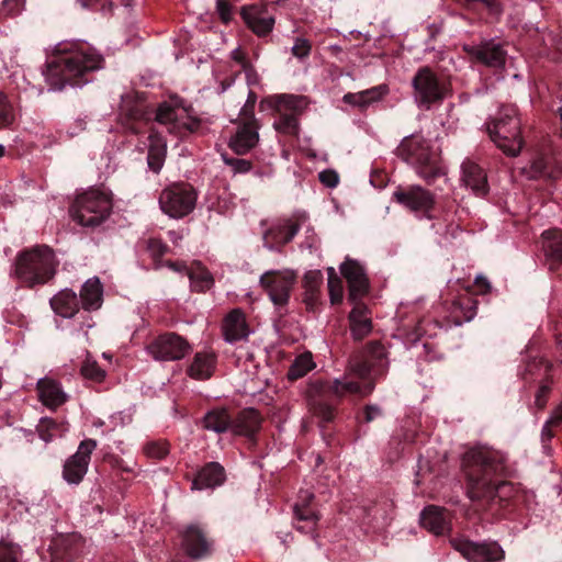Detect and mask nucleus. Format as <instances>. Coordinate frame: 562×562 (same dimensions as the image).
<instances>
[{"mask_svg":"<svg viewBox=\"0 0 562 562\" xmlns=\"http://www.w3.org/2000/svg\"><path fill=\"white\" fill-rule=\"evenodd\" d=\"M240 70H229L227 74L222 75V72L216 71L215 78L218 83L220 92H225L228 88H231L239 76Z\"/></svg>","mask_w":562,"mask_h":562,"instance_id":"obj_53","label":"nucleus"},{"mask_svg":"<svg viewBox=\"0 0 562 562\" xmlns=\"http://www.w3.org/2000/svg\"><path fill=\"white\" fill-rule=\"evenodd\" d=\"M520 119L515 105H504L487 123V132L495 145L507 156H517L522 148Z\"/></svg>","mask_w":562,"mask_h":562,"instance_id":"obj_6","label":"nucleus"},{"mask_svg":"<svg viewBox=\"0 0 562 562\" xmlns=\"http://www.w3.org/2000/svg\"><path fill=\"white\" fill-rule=\"evenodd\" d=\"M97 446L94 439H85L79 443L77 451L65 460L61 476L68 484L79 485L83 481Z\"/></svg>","mask_w":562,"mask_h":562,"instance_id":"obj_15","label":"nucleus"},{"mask_svg":"<svg viewBox=\"0 0 562 562\" xmlns=\"http://www.w3.org/2000/svg\"><path fill=\"white\" fill-rule=\"evenodd\" d=\"M328 291L331 304H338L342 301L344 285L341 280L328 282Z\"/></svg>","mask_w":562,"mask_h":562,"instance_id":"obj_58","label":"nucleus"},{"mask_svg":"<svg viewBox=\"0 0 562 562\" xmlns=\"http://www.w3.org/2000/svg\"><path fill=\"white\" fill-rule=\"evenodd\" d=\"M144 452L148 458L161 460L169 453V443L166 440H155L144 446Z\"/></svg>","mask_w":562,"mask_h":562,"instance_id":"obj_46","label":"nucleus"},{"mask_svg":"<svg viewBox=\"0 0 562 562\" xmlns=\"http://www.w3.org/2000/svg\"><path fill=\"white\" fill-rule=\"evenodd\" d=\"M529 176L533 179L549 176L548 161L544 157H537L532 160Z\"/></svg>","mask_w":562,"mask_h":562,"instance_id":"obj_54","label":"nucleus"},{"mask_svg":"<svg viewBox=\"0 0 562 562\" xmlns=\"http://www.w3.org/2000/svg\"><path fill=\"white\" fill-rule=\"evenodd\" d=\"M387 93V86L379 85L360 92H348L342 97V101L346 104L358 108L360 111H364L371 104L381 101Z\"/></svg>","mask_w":562,"mask_h":562,"instance_id":"obj_33","label":"nucleus"},{"mask_svg":"<svg viewBox=\"0 0 562 562\" xmlns=\"http://www.w3.org/2000/svg\"><path fill=\"white\" fill-rule=\"evenodd\" d=\"M188 277L193 292L205 293L214 285L213 274L200 261H194L189 267Z\"/></svg>","mask_w":562,"mask_h":562,"instance_id":"obj_40","label":"nucleus"},{"mask_svg":"<svg viewBox=\"0 0 562 562\" xmlns=\"http://www.w3.org/2000/svg\"><path fill=\"white\" fill-rule=\"evenodd\" d=\"M66 430L67 427L64 423H58L49 417L41 418L37 425L38 435L46 442L52 441L55 437L61 436Z\"/></svg>","mask_w":562,"mask_h":562,"instance_id":"obj_43","label":"nucleus"},{"mask_svg":"<svg viewBox=\"0 0 562 562\" xmlns=\"http://www.w3.org/2000/svg\"><path fill=\"white\" fill-rule=\"evenodd\" d=\"M295 281L296 274L292 270H271L260 277L259 283L276 306L284 307L290 301Z\"/></svg>","mask_w":562,"mask_h":562,"instance_id":"obj_13","label":"nucleus"},{"mask_svg":"<svg viewBox=\"0 0 562 562\" xmlns=\"http://www.w3.org/2000/svg\"><path fill=\"white\" fill-rule=\"evenodd\" d=\"M191 347L189 342L176 333L159 335L148 346V353L159 361H175L184 358Z\"/></svg>","mask_w":562,"mask_h":562,"instance_id":"obj_19","label":"nucleus"},{"mask_svg":"<svg viewBox=\"0 0 562 562\" xmlns=\"http://www.w3.org/2000/svg\"><path fill=\"white\" fill-rule=\"evenodd\" d=\"M14 121L13 106L8 97L0 92V130L10 126Z\"/></svg>","mask_w":562,"mask_h":562,"instance_id":"obj_47","label":"nucleus"},{"mask_svg":"<svg viewBox=\"0 0 562 562\" xmlns=\"http://www.w3.org/2000/svg\"><path fill=\"white\" fill-rule=\"evenodd\" d=\"M461 181L477 196H485L488 193L486 172L470 159L464 160L461 165Z\"/></svg>","mask_w":562,"mask_h":562,"instance_id":"obj_25","label":"nucleus"},{"mask_svg":"<svg viewBox=\"0 0 562 562\" xmlns=\"http://www.w3.org/2000/svg\"><path fill=\"white\" fill-rule=\"evenodd\" d=\"M315 368V362L311 352L306 351L299 355L290 366L286 378L290 381H296L305 376Z\"/></svg>","mask_w":562,"mask_h":562,"instance_id":"obj_42","label":"nucleus"},{"mask_svg":"<svg viewBox=\"0 0 562 562\" xmlns=\"http://www.w3.org/2000/svg\"><path fill=\"white\" fill-rule=\"evenodd\" d=\"M318 179L324 186L328 188H335L339 182L337 172L330 169L319 172Z\"/></svg>","mask_w":562,"mask_h":562,"instance_id":"obj_63","label":"nucleus"},{"mask_svg":"<svg viewBox=\"0 0 562 562\" xmlns=\"http://www.w3.org/2000/svg\"><path fill=\"white\" fill-rule=\"evenodd\" d=\"M80 304L85 311H97L103 303V285L98 277L88 279L80 290Z\"/></svg>","mask_w":562,"mask_h":562,"instance_id":"obj_37","label":"nucleus"},{"mask_svg":"<svg viewBox=\"0 0 562 562\" xmlns=\"http://www.w3.org/2000/svg\"><path fill=\"white\" fill-rule=\"evenodd\" d=\"M395 155L411 165L427 184H432L446 173L439 154L422 134L404 137L396 147Z\"/></svg>","mask_w":562,"mask_h":562,"instance_id":"obj_4","label":"nucleus"},{"mask_svg":"<svg viewBox=\"0 0 562 562\" xmlns=\"http://www.w3.org/2000/svg\"><path fill=\"white\" fill-rule=\"evenodd\" d=\"M542 250L551 270L562 265V231L550 228L541 234Z\"/></svg>","mask_w":562,"mask_h":562,"instance_id":"obj_30","label":"nucleus"},{"mask_svg":"<svg viewBox=\"0 0 562 562\" xmlns=\"http://www.w3.org/2000/svg\"><path fill=\"white\" fill-rule=\"evenodd\" d=\"M236 125V131L229 137L228 147L237 155H245L259 142V124L237 120Z\"/></svg>","mask_w":562,"mask_h":562,"instance_id":"obj_23","label":"nucleus"},{"mask_svg":"<svg viewBox=\"0 0 562 562\" xmlns=\"http://www.w3.org/2000/svg\"><path fill=\"white\" fill-rule=\"evenodd\" d=\"M216 12L221 19V21L227 24L233 16V7L227 0H217L216 1Z\"/></svg>","mask_w":562,"mask_h":562,"instance_id":"obj_59","label":"nucleus"},{"mask_svg":"<svg viewBox=\"0 0 562 562\" xmlns=\"http://www.w3.org/2000/svg\"><path fill=\"white\" fill-rule=\"evenodd\" d=\"M229 57L233 61L240 66V71L247 66L251 65L250 60L248 59L247 52L241 47L233 49Z\"/></svg>","mask_w":562,"mask_h":562,"instance_id":"obj_62","label":"nucleus"},{"mask_svg":"<svg viewBox=\"0 0 562 562\" xmlns=\"http://www.w3.org/2000/svg\"><path fill=\"white\" fill-rule=\"evenodd\" d=\"M560 424L559 423H551V417L546 422V424L543 425L542 427V430H541V440H542V443H543V448L546 450L549 449V446L548 443L551 441V439L554 437V434L552 431V428L553 427H557L559 426Z\"/></svg>","mask_w":562,"mask_h":562,"instance_id":"obj_64","label":"nucleus"},{"mask_svg":"<svg viewBox=\"0 0 562 562\" xmlns=\"http://www.w3.org/2000/svg\"><path fill=\"white\" fill-rule=\"evenodd\" d=\"M443 325L431 317H423L414 328V340H419L423 337L434 338L442 329Z\"/></svg>","mask_w":562,"mask_h":562,"instance_id":"obj_44","label":"nucleus"},{"mask_svg":"<svg viewBox=\"0 0 562 562\" xmlns=\"http://www.w3.org/2000/svg\"><path fill=\"white\" fill-rule=\"evenodd\" d=\"M306 220V214L300 212L279 218L263 234L265 245L270 249H280L294 238Z\"/></svg>","mask_w":562,"mask_h":562,"instance_id":"obj_17","label":"nucleus"},{"mask_svg":"<svg viewBox=\"0 0 562 562\" xmlns=\"http://www.w3.org/2000/svg\"><path fill=\"white\" fill-rule=\"evenodd\" d=\"M348 319L352 337L361 340L372 331L371 312L368 306L359 301L352 302Z\"/></svg>","mask_w":562,"mask_h":562,"instance_id":"obj_29","label":"nucleus"},{"mask_svg":"<svg viewBox=\"0 0 562 562\" xmlns=\"http://www.w3.org/2000/svg\"><path fill=\"white\" fill-rule=\"evenodd\" d=\"M52 310L64 318H72L80 308V301L75 291L64 289L49 301Z\"/></svg>","mask_w":562,"mask_h":562,"instance_id":"obj_36","label":"nucleus"},{"mask_svg":"<svg viewBox=\"0 0 562 562\" xmlns=\"http://www.w3.org/2000/svg\"><path fill=\"white\" fill-rule=\"evenodd\" d=\"M146 249L151 256V258L157 261L168 251V246L160 239L156 237H150L146 240Z\"/></svg>","mask_w":562,"mask_h":562,"instance_id":"obj_50","label":"nucleus"},{"mask_svg":"<svg viewBox=\"0 0 562 562\" xmlns=\"http://www.w3.org/2000/svg\"><path fill=\"white\" fill-rule=\"evenodd\" d=\"M146 100L138 92H128L122 97L119 123L132 134H140L143 127L150 120Z\"/></svg>","mask_w":562,"mask_h":562,"instance_id":"obj_12","label":"nucleus"},{"mask_svg":"<svg viewBox=\"0 0 562 562\" xmlns=\"http://www.w3.org/2000/svg\"><path fill=\"white\" fill-rule=\"evenodd\" d=\"M295 528L297 531L311 535L313 539L317 537V525L321 519L315 506L303 507V505H294Z\"/></svg>","mask_w":562,"mask_h":562,"instance_id":"obj_38","label":"nucleus"},{"mask_svg":"<svg viewBox=\"0 0 562 562\" xmlns=\"http://www.w3.org/2000/svg\"><path fill=\"white\" fill-rule=\"evenodd\" d=\"M462 470L467 479V494L481 503L502 504L516 497L518 486L509 481L513 470L507 459L487 447H473L464 452Z\"/></svg>","mask_w":562,"mask_h":562,"instance_id":"obj_2","label":"nucleus"},{"mask_svg":"<svg viewBox=\"0 0 562 562\" xmlns=\"http://www.w3.org/2000/svg\"><path fill=\"white\" fill-rule=\"evenodd\" d=\"M491 290L492 285L490 281L483 276H477L474 280L473 289H468L467 291L472 292L474 296L475 294H487Z\"/></svg>","mask_w":562,"mask_h":562,"instance_id":"obj_60","label":"nucleus"},{"mask_svg":"<svg viewBox=\"0 0 562 562\" xmlns=\"http://www.w3.org/2000/svg\"><path fill=\"white\" fill-rule=\"evenodd\" d=\"M201 425L203 429L215 434L231 432L232 415L225 407H214L205 413Z\"/></svg>","mask_w":562,"mask_h":562,"instance_id":"obj_39","label":"nucleus"},{"mask_svg":"<svg viewBox=\"0 0 562 562\" xmlns=\"http://www.w3.org/2000/svg\"><path fill=\"white\" fill-rule=\"evenodd\" d=\"M240 70H229L227 74L222 75V72L216 71L215 78L218 83L220 92H225L228 88H231L239 76Z\"/></svg>","mask_w":562,"mask_h":562,"instance_id":"obj_52","label":"nucleus"},{"mask_svg":"<svg viewBox=\"0 0 562 562\" xmlns=\"http://www.w3.org/2000/svg\"><path fill=\"white\" fill-rule=\"evenodd\" d=\"M256 102H257V94L252 90H249L247 100L240 110L238 120L259 124L257 119L255 117Z\"/></svg>","mask_w":562,"mask_h":562,"instance_id":"obj_48","label":"nucleus"},{"mask_svg":"<svg viewBox=\"0 0 562 562\" xmlns=\"http://www.w3.org/2000/svg\"><path fill=\"white\" fill-rule=\"evenodd\" d=\"M80 374L83 379L92 383H101L106 376L105 370L102 369L95 360L89 357L82 362Z\"/></svg>","mask_w":562,"mask_h":562,"instance_id":"obj_45","label":"nucleus"},{"mask_svg":"<svg viewBox=\"0 0 562 562\" xmlns=\"http://www.w3.org/2000/svg\"><path fill=\"white\" fill-rule=\"evenodd\" d=\"M420 524L436 536L443 535L450 529L447 510L435 505L427 506L422 512Z\"/></svg>","mask_w":562,"mask_h":562,"instance_id":"obj_34","label":"nucleus"},{"mask_svg":"<svg viewBox=\"0 0 562 562\" xmlns=\"http://www.w3.org/2000/svg\"><path fill=\"white\" fill-rule=\"evenodd\" d=\"M103 63L102 55L88 44L63 42L56 45L43 74L49 89L60 91L66 86L82 87L88 83Z\"/></svg>","mask_w":562,"mask_h":562,"instance_id":"obj_3","label":"nucleus"},{"mask_svg":"<svg viewBox=\"0 0 562 562\" xmlns=\"http://www.w3.org/2000/svg\"><path fill=\"white\" fill-rule=\"evenodd\" d=\"M452 548L470 562H502L505 551L496 541H472L464 537L450 540Z\"/></svg>","mask_w":562,"mask_h":562,"instance_id":"obj_14","label":"nucleus"},{"mask_svg":"<svg viewBox=\"0 0 562 562\" xmlns=\"http://www.w3.org/2000/svg\"><path fill=\"white\" fill-rule=\"evenodd\" d=\"M216 361L217 357L213 350L198 351L188 367L187 373L195 380H207L215 371Z\"/></svg>","mask_w":562,"mask_h":562,"instance_id":"obj_31","label":"nucleus"},{"mask_svg":"<svg viewBox=\"0 0 562 562\" xmlns=\"http://www.w3.org/2000/svg\"><path fill=\"white\" fill-rule=\"evenodd\" d=\"M155 120L159 124L166 125L170 134L179 137L194 133L200 126V121L188 114L183 101L179 97L161 102L156 110Z\"/></svg>","mask_w":562,"mask_h":562,"instance_id":"obj_10","label":"nucleus"},{"mask_svg":"<svg viewBox=\"0 0 562 562\" xmlns=\"http://www.w3.org/2000/svg\"><path fill=\"white\" fill-rule=\"evenodd\" d=\"M394 200L413 213L431 218L435 195L420 186L398 187L393 193Z\"/></svg>","mask_w":562,"mask_h":562,"instance_id":"obj_16","label":"nucleus"},{"mask_svg":"<svg viewBox=\"0 0 562 562\" xmlns=\"http://www.w3.org/2000/svg\"><path fill=\"white\" fill-rule=\"evenodd\" d=\"M467 5H472L474 3H482L490 14L499 16L503 12L502 4L498 0H464Z\"/></svg>","mask_w":562,"mask_h":562,"instance_id":"obj_57","label":"nucleus"},{"mask_svg":"<svg viewBox=\"0 0 562 562\" xmlns=\"http://www.w3.org/2000/svg\"><path fill=\"white\" fill-rule=\"evenodd\" d=\"M462 50L473 64L494 69H501L506 64L507 53L503 45L494 40H485L479 44H464Z\"/></svg>","mask_w":562,"mask_h":562,"instance_id":"obj_18","label":"nucleus"},{"mask_svg":"<svg viewBox=\"0 0 562 562\" xmlns=\"http://www.w3.org/2000/svg\"><path fill=\"white\" fill-rule=\"evenodd\" d=\"M37 392L40 401L50 409L61 406L67 401L60 383L53 379H41L37 382Z\"/></svg>","mask_w":562,"mask_h":562,"instance_id":"obj_35","label":"nucleus"},{"mask_svg":"<svg viewBox=\"0 0 562 562\" xmlns=\"http://www.w3.org/2000/svg\"><path fill=\"white\" fill-rule=\"evenodd\" d=\"M323 274L319 270H311L303 278V302L308 312H316L321 305V288Z\"/></svg>","mask_w":562,"mask_h":562,"instance_id":"obj_32","label":"nucleus"},{"mask_svg":"<svg viewBox=\"0 0 562 562\" xmlns=\"http://www.w3.org/2000/svg\"><path fill=\"white\" fill-rule=\"evenodd\" d=\"M414 100L419 108L430 109L449 92V83L429 66L420 67L412 79Z\"/></svg>","mask_w":562,"mask_h":562,"instance_id":"obj_9","label":"nucleus"},{"mask_svg":"<svg viewBox=\"0 0 562 562\" xmlns=\"http://www.w3.org/2000/svg\"><path fill=\"white\" fill-rule=\"evenodd\" d=\"M384 346L379 341L369 342L366 348L355 355L349 362V373L363 383L352 381L349 375L333 381L316 380L307 389L308 406L312 414L319 419L322 427L336 417V406L328 401L333 395L340 400L348 394L369 395L374 389L372 376L382 375L387 367Z\"/></svg>","mask_w":562,"mask_h":562,"instance_id":"obj_1","label":"nucleus"},{"mask_svg":"<svg viewBox=\"0 0 562 562\" xmlns=\"http://www.w3.org/2000/svg\"><path fill=\"white\" fill-rule=\"evenodd\" d=\"M111 195L99 189H89L79 194L70 206L71 218L83 227L101 225L112 211Z\"/></svg>","mask_w":562,"mask_h":562,"instance_id":"obj_7","label":"nucleus"},{"mask_svg":"<svg viewBox=\"0 0 562 562\" xmlns=\"http://www.w3.org/2000/svg\"><path fill=\"white\" fill-rule=\"evenodd\" d=\"M0 562H19L18 549L10 544H0Z\"/></svg>","mask_w":562,"mask_h":562,"instance_id":"obj_61","label":"nucleus"},{"mask_svg":"<svg viewBox=\"0 0 562 562\" xmlns=\"http://www.w3.org/2000/svg\"><path fill=\"white\" fill-rule=\"evenodd\" d=\"M271 106L278 114L273 127L278 133L297 136L299 115L304 110L305 99L300 95L282 94L270 100Z\"/></svg>","mask_w":562,"mask_h":562,"instance_id":"obj_11","label":"nucleus"},{"mask_svg":"<svg viewBox=\"0 0 562 562\" xmlns=\"http://www.w3.org/2000/svg\"><path fill=\"white\" fill-rule=\"evenodd\" d=\"M167 146L160 136L150 134L147 164L151 171L158 173L165 162Z\"/></svg>","mask_w":562,"mask_h":562,"instance_id":"obj_41","label":"nucleus"},{"mask_svg":"<svg viewBox=\"0 0 562 562\" xmlns=\"http://www.w3.org/2000/svg\"><path fill=\"white\" fill-rule=\"evenodd\" d=\"M240 15L246 25L258 36H266L273 30L274 19L263 4L244 5Z\"/></svg>","mask_w":562,"mask_h":562,"instance_id":"obj_24","label":"nucleus"},{"mask_svg":"<svg viewBox=\"0 0 562 562\" xmlns=\"http://www.w3.org/2000/svg\"><path fill=\"white\" fill-rule=\"evenodd\" d=\"M198 192L188 182H173L164 188L159 194L160 210L171 218H183L193 212Z\"/></svg>","mask_w":562,"mask_h":562,"instance_id":"obj_8","label":"nucleus"},{"mask_svg":"<svg viewBox=\"0 0 562 562\" xmlns=\"http://www.w3.org/2000/svg\"><path fill=\"white\" fill-rule=\"evenodd\" d=\"M57 265L55 254L48 246H34L18 255L14 277L32 289L50 281L56 273Z\"/></svg>","mask_w":562,"mask_h":562,"instance_id":"obj_5","label":"nucleus"},{"mask_svg":"<svg viewBox=\"0 0 562 562\" xmlns=\"http://www.w3.org/2000/svg\"><path fill=\"white\" fill-rule=\"evenodd\" d=\"M262 418L255 408H245L235 417H232L231 432L235 436H244L254 439L261 427Z\"/></svg>","mask_w":562,"mask_h":562,"instance_id":"obj_26","label":"nucleus"},{"mask_svg":"<svg viewBox=\"0 0 562 562\" xmlns=\"http://www.w3.org/2000/svg\"><path fill=\"white\" fill-rule=\"evenodd\" d=\"M551 383L552 382L550 380H546L536 393L535 404L539 409L544 408L547 405L549 393L551 391Z\"/></svg>","mask_w":562,"mask_h":562,"instance_id":"obj_56","label":"nucleus"},{"mask_svg":"<svg viewBox=\"0 0 562 562\" xmlns=\"http://www.w3.org/2000/svg\"><path fill=\"white\" fill-rule=\"evenodd\" d=\"M222 157L225 165L231 167L234 173H247L251 170L252 164L248 159L228 157L227 155H223Z\"/></svg>","mask_w":562,"mask_h":562,"instance_id":"obj_51","label":"nucleus"},{"mask_svg":"<svg viewBox=\"0 0 562 562\" xmlns=\"http://www.w3.org/2000/svg\"><path fill=\"white\" fill-rule=\"evenodd\" d=\"M312 44L308 40L304 37H296L294 41V45L292 46L293 56L302 59L307 57L311 54Z\"/></svg>","mask_w":562,"mask_h":562,"instance_id":"obj_55","label":"nucleus"},{"mask_svg":"<svg viewBox=\"0 0 562 562\" xmlns=\"http://www.w3.org/2000/svg\"><path fill=\"white\" fill-rule=\"evenodd\" d=\"M226 480V472L222 464L215 461L205 463L195 474L192 481V490L215 488Z\"/></svg>","mask_w":562,"mask_h":562,"instance_id":"obj_27","label":"nucleus"},{"mask_svg":"<svg viewBox=\"0 0 562 562\" xmlns=\"http://www.w3.org/2000/svg\"><path fill=\"white\" fill-rule=\"evenodd\" d=\"M222 330L224 339L229 344L246 339L249 329L245 313L240 308L232 310L223 321Z\"/></svg>","mask_w":562,"mask_h":562,"instance_id":"obj_28","label":"nucleus"},{"mask_svg":"<svg viewBox=\"0 0 562 562\" xmlns=\"http://www.w3.org/2000/svg\"><path fill=\"white\" fill-rule=\"evenodd\" d=\"M181 548L186 555L193 560L204 559L212 554L214 541L199 524H191L180 532Z\"/></svg>","mask_w":562,"mask_h":562,"instance_id":"obj_20","label":"nucleus"},{"mask_svg":"<svg viewBox=\"0 0 562 562\" xmlns=\"http://www.w3.org/2000/svg\"><path fill=\"white\" fill-rule=\"evenodd\" d=\"M476 308L477 301L470 291L459 294L450 302L446 301L442 304V312L445 313L447 326H459L472 321L476 315Z\"/></svg>","mask_w":562,"mask_h":562,"instance_id":"obj_21","label":"nucleus"},{"mask_svg":"<svg viewBox=\"0 0 562 562\" xmlns=\"http://www.w3.org/2000/svg\"><path fill=\"white\" fill-rule=\"evenodd\" d=\"M340 272L348 283L349 301H359L368 294L369 278L364 267L359 261L347 257L340 266Z\"/></svg>","mask_w":562,"mask_h":562,"instance_id":"obj_22","label":"nucleus"},{"mask_svg":"<svg viewBox=\"0 0 562 562\" xmlns=\"http://www.w3.org/2000/svg\"><path fill=\"white\" fill-rule=\"evenodd\" d=\"M75 559V552L71 547L61 541L54 546L52 551V562H71Z\"/></svg>","mask_w":562,"mask_h":562,"instance_id":"obj_49","label":"nucleus"}]
</instances>
